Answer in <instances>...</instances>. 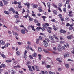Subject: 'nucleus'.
Returning <instances> with one entry per match:
<instances>
[{"instance_id":"09e8293b","label":"nucleus","mask_w":74,"mask_h":74,"mask_svg":"<svg viewBox=\"0 0 74 74\" xmlns=\"http://www.w3.org/2000/svg\"><path fill=\"white\" fill-rule=\"evenodd\" d=\"M29 58H30V59H33V57H32V56L31 55L29 56Z\"/></svg>"},{"instance_id":"774afa93","label":"nucleus","mask_w":74,"mask_h":74,"mask_svg":"<svg viewBox=\"0 0 74 74\" xmlns=\"http://www.w3.org/2000/svg\"><path fill=\"white\" fill-rule=\"evenodd\" d=\"M61 49L64 50L65 49V47L64 46H62Z\"/></svg>"},{"instance_id":"ddd939ff","label":"nucleus","mask_w":74,"mask_h":74,"mask_svg":"<svg viewBox=\"0 0 74 74\" xmlns=\"http://www.w3.org/2000/svg\"><path fill=\"white\" fill-rule=\"evenodd\" d=\"M32 5L33 6V8H37L38 6L37 5H35L34 4H32Z\"/></svg>"},{"instance_id":"a19ab883","label":"nucleus","mask_w":74,"mask_h":74,"mask_svg":"<svg viewBox=\"0 0 74 74\" xmlns=\"http://www.w3.org/2000/svg\"><path fill=\"white\" fill-rule=\"evenodd\" d=\"M69 54H67L64 55V58H66V57H69Z\"/></svg>"},{"instance_id":"7c9ffc66","label":"nucleus","mask_w":74,"mask_h":74,"mask_svg":"<svg viewBox=\"0 0 74 74\" xmlns=\"http://www.w3.org/2000/svg\"><path fill=\"white\" fill-rule=\"evenodd\" d=\"M46 67L47 69H49V68H51V65H47L46 66Z\"/></svg>"},{"instance_id":"2eb2a0df","label":"nucleus","mask_w":74,"mask_h":74,"mask_svg":"<svg viewBox=\"0 0 74 74\" xmlns=\"http://www.w3.org/2000/svg\"><path fill=\"white\" fill-rule=\"evenodd\" d=\"M53 29L55 30V31H56V30H58V28L55 27V25H53Z\"/></svg>"},{"instance_id":"cd10ccee","label":"nucleus","mask_w":74,"mask_h":74,"mask_svg":"<svg viewBox=\"0 0 74 74\" xmlns=\"http://www.w3.org/2000/svg\"><path fill=\"white\" fill-rule=\"evenodd\" d=\"M38 56H39V60H41V55H38Z\"/></svg>"},{"instance_id":"13d9d810","label":"nucleus","mask_w":74,"mask_h":74,"mask_svg":"<svg viewBox=\"0 0 74 74\" xmlns=\"http://www.w3.org/2000/svg\"><path fill=\"white\" fill-rule=\"evenodd\" d=\"M74 26V23H73L72 24H70L69 26L70 27H72V26Z\"/></svg>"},{"instance_id":"052dcab7","label":"nucleus","mask_w":74,"mask_h":74,"mask_svg":"<svg viewBox=\"0 0 74 74\" xmlns=\"http://www.w3.org/2000/svg\"><path fill=\"white\" fill-rule=\"evenodd\" d=\"M58 16H59L60 18H62V14H59L58 15Z\"/></svg>"},{"instance_id":"58836bf2","label":"nucleus","mask_w":74,"mask_h":74,"mask_svg":"<svg viewBox=\"0 0 74 74\" xmlns=\"http://www.w3.org/2000/svg\"><path fill=\"white\" fill-rule=\"evenodd\" d=\"M33 57H36L37 56V53H35L33 54Z\"/></svg>"},{"instance_id":"7ed1b4c3","label":"nucleus","mask_w":74,"mask_h":74,"mask_svg":"<svg viewBox=\"0 0 74 74\" xmlns=\"http://www.w3.org/2000/svg\"><path fill=\"white\" fill-rule=\"evenodd\" d=\"M72 13H73V12L71 11H70L69 12L68 14V16L69 17H73V14H72Z\"/></svg>"},{"instance_id":"2f4dec72","label":"nucleus","mask_w":74,"mask_h":74,"mask_svg":"<svg viewBox=\"0 0 74 74\" xmlns=\"http://www.w3.org/2000/svg\"><path fill=\"white\" fill-rule=\"evenodd\" d=\"M57 49L59 51H62V49L60 47H58L57 48Z\"/></svg>"},{"instance_id":"3c124183","label":"nucleus","mask_w":74,"mask_h":74,"mask_svg":"<svg viewBox=\"0 0 74 74\" xmlns=\"http://www.w3.org/2000/svg\"><path fill=\"white\" fill-rule=\"evenodd\" d=\"M27 44H29V45H30V44H31V42L29 41H27Z\"/></svg>"},{"instance_id":"c03bdc74","label":"nucleus","mask_w":74,"mask_h":74,"mask_svg":"<svg viewBox=\"0 0 74 74\" xmlns=\"http://www.w3.org/2000/svg\"><path fill=\"white\" fill-rule=\"evenodd\" d=\"M1 66H2V67H5V65L4 64H2L1 65Z\"/></svg>"},{"instance_id":"f3484780","label":"nucleus","mask_w":74,"mask_h":74,"mask_svg":"<svg viewBox=\"0 0 74 74\" xmlns=\"http://www.w3.org/2000/svg\"><path fill=\"white\" fill-rule=\"evenodd\" d=\"M5 44V42L3 40H1V45H4Z\"/></svg>"},{"instance_id":"a18cd8bd","label":"nucleus","mask_w":74,"mask_h":74,"mask_svg":"<svg viewBox=\"0 0 74 74\" xmlns=\"http://www.w3.org/2000/svg\"><path fill=\"white\" fill-rule=\"evenodd\" d=\"M53 7H54L55 8H57L58 7V6L57 5H56L55 4H53Z\"/></svg>"},{"instance_id":"37998d69","label":"nucleus","mask_w":74,"mask_h":74,"mask_svg":"<svg viewBox=\"0 0 74 74\" xmlns=\"http://www.w3.org/2000/svg\"><path fill=\"white\" fill-rule=\"evenodd\" d=\"M57 8L59 10V11H60V12H62V11L61 10V8H60L59 7H58Z\"/></svg>"},{"instance_id":"39448f33","label":"nucleus","mask_w":74,"mask_h":74,"mask_svg":"<svg viewBox=\"0 0 74 74\" xmlns=\"http://www.w3.org/2000/svg\"><path fill=\"white\" fill-rule=\"evenodd\" d=\"M47 5L49 9L48 10V12H51V10H50V7H51V4L49 3H47Z\"/></svg>"},{"instance_id":"6ab92c4d","label":"nucleus","mask_w":74,"mask_h":74,"mask_svg":"<svg viewBox=\"0 0 74 74\" xmlns=\"http://www.w3.org/2000/svg\"><path fill=\"white\" fill-rule=\"evenodd\" d=\"M16 54L18 56H20V55L21 54V53H20L19 51H17Z\"/></svg>"},{"instance_id":"9d476101","label":"nucleus","mask_w":74,"mask_h":74,"mask_svg":"<svg viewBox=\"0 0 74 74\" xmlns=\"http://www.w3.org/2000/svg\"><path fill=\"white\" fill-rule=\"evenodd\" d=\"M2 1L3 2L4 5H7V4H8V1H7L6 0H2Z\"/></svg>"},{"instance_id":"c9c22d12","label":"nucleus","mask_w":74,"mask_h":74,"mask_svg":"<svg viewBox=\"0 0 74 74\" xmlns=\"http://www.w3.org/2000/svg\"><path fill=\"white\" fill-rule=\"evenodd\" d=\"M65 66H66V68H67V69H69V65H68V64H66Z\"/></svg>"},{"instance_id":"c756f323","label":"nucleus","mask_w":74,"mask_h":74,"mask_svg":"<svg viewBox=\"0 0 74 74\" xmlns=\"http://www.w3.org/2000/svg\"><path fill=\"white\" fill-rule=\"evenodd\" d=\"M53 13L54 14H55V15H57V11L56 10H54L53 11Z\"/></svg>"},{"instance_id":"a878e982","label":"nucleus","mask_w":74,"mask_h":74,"mask_svg":"<svg viewBox=\"0 0 74 74\" xmlns=\"http://www.w3.org/2000/svg\"><path fill=\"white\" fill-rule=\"evenodd\" d=\"M12 61L11 60H6V62L7 63H10Z\"/></svg>"},{"instance_id":"0e129e2a","label":"nucleus","mask_w":74,"mask_h":74,"mask_svg":"<svg viewBox=\"0 0 74 74\" xmlns=\"http://www.w3.org/2000/svg\"><path fill=\"white\" fill-rule=\"evenodd\" d=\"M70 23H67L66 24V26H67V27H68V26H70Z\"/></svg>"},{"instance_id":"a211bd4d","label":"nucleus","mask_w":74,"mask_h":74,"mask_svg":"<svg viewBox=\"0 0 74 74\" xmlns=\"http://www.w3.org/2000/svg\"><path fill=\"white\" fill-rule=\"evenodd\" d=\"M11 74H15V71L14 70H11Z\"/></svg>"},{"instance_id":"4be33fe9","label":"nucleus","mask_w":74,"mask_h":74,"mask_svg":"<svg viewBox=\"0 0 74 74\" xmlns=\"http://www.w3.org/2000/svg\"><path fill=\"white\" fill-rule=\"evenodd\" d=\"M13 35H15L16 36L18 35L17 33L16 32H13Z\"/></svg>"},{"instance_id":"6e6d98bb","label":"nucleus","mask_w":74,"mask_h":74,"mask_svg":"<svg viewBox=\"0 0 74 74\" xmlns=\"http://www.w3.org/2000/svg\"><path fill=\"white\" fill-rule=\"evenodd\" d=\"M27 14H29V13H30V11L29 10V9H27Z\"/></svg>"},{"instance_id":"b1692460","label":"nucleus","mask_w":74,"mask_h":74,"mask_svg":"<svg viewBox=\"0 0 74 74\" xmlns=\"http://www.w3.org/2000/svg\"><path fill=\"white\" fill-rule=\"evenodd\" d=\"M72 36V35H71L70 36H68L67 37V38H68V40H71V37Z\"/></svg>"},{"instance_id":"de8ad7c7","label":"nucleus","mask_w":74,"mask_h":74,"mask_svg":"<svg viewBox=\"0 0 74 74\" xmlns=\"http://www.w3.org/2000/svg\"><path fill=\"white\" fill-rule=\"evenodd\" d=\"M53 53L54 54H55V55H58V53L57 52H55V51H53Z\"/></svg>"},{"instance_id":"e2e57ef3","label":"nucleus","mask_w":74,"mask_h":74,"mask_svg":"<svg viewBox=\"0 0 74 74\" xmlns=\"http://www.w3.org/2000/svg\"><path fill=\"white\" fill-rule=\"evenodd\" d=\"M36 25L38 26H41V24H40V23H38Z\"/></svg>"},{"instance_id":"e433bc0d","label":"nucleus","mask_w":74,"mask_h":74,"mask_svg":"<svg viewBox=\"0 0 74 74\" xmlns=\"http://www.w3.org/2000/svg\"><path fill=\"white\" fill-rule=\"evenodd\" d=\"M43 51L44 52H45L46 53H49V52L48 51H47L45 50V49H44Z\"/></svg>"},{"instance_id":"f8f14e48","label":"nucleus","mask_w":74,"mask_h":74,"mask_svg":"<svg viewBox=\"0 0 74 74\" xmlns=\"http://www.w3.org/2000/svg\"><path fill=\"white\" fill-rule=\"evenodd\" d=\"M61 58H57L56 60H57V61H59V62H60V63H61L62 62V61L61 60Z\"/></svg>"},{"instance_id":"423d86ee","label":"nucleus","mask_w":74,"mask_h":74,"mask_svg":"<svg viewBox=\"0 0 74 74\" xmlns=\"http://www.w3.org/2000/svg\"><path fill=\"white\" fill-rule=\"evenodd\" d=\"M39 40H42V37H41V36H39V39H36V43H37V44H38L39 43Z\"/></svg>"},{"instance_id":"1a4fd4ad","label":"nucleus","mask_w":74,"mask_h":74,"mask_svg":"<svg viewBox=\"0 0 74 74\" xmlns=\"http://www.w3.org/2000/svg\"><path fill=\"white\" fill-rule=\"evenodd\" d=\"M24 4L25 5V6H26V5H27V8H28V9H29V8H30V4L29 3H24Z\"/></svg>"},{"instance_id":"20e7f679","label":"nucleus","mask_w":74,"mask_h":74,"mask_svg":"<svg viewBox=\"0 0 74 74\" xmlns=\"http://www.w3.org/2000/svg\"><path fill=\"white\" fill-rule=\"evenodd\" d=\"M43 42H44V45L45 47H47V46H48V43L47 42L45 41V40H43Z\"/></svg>"},{"instance_id":"864d4df0","label":"nucleus","mask_w":74,"mask_h":74,"mask_svg":"<svg viewBox=\"0 0 74 74\" xmlns=\"http://www.w3.org/2000/svg\"><path fill=\"white\" fill-rule=\"evenodd\" d=\"M49 73L50 74H55V73L51 71L49 72Z\"/></svg>"},{"instance_id":"8fccbe9b","label":"nucleus","mask_w":74,"mask_h":74,"mask_svg":"<svg viewBox=\"0 0 74 74\" xmlns=\"http://www.w3.org/2000/svg\"><path fill=\"white\" fill-rule=\"evenodd\" d=\"M16 23H18L19 22H20V21L19 20H17V19H16Z\"/></svg>"},{"instance_id":"473e14b6","label":"nucleus","mask_w":74,"mask_h":74,"mask_svg":"<svg viewBox=\"0 0 74 74\" xmlns=\"http://www.w3.org/2000/svg\"><path fill=\"white\" fill-rule=\"evenodd\" d=\"M28 18H29V21H33V18H31L30 17V16H29L28 17Z\"/></svg>"},{"instance_id":"49530a36","label":"nucleus","mask_w":74,"mask_h":74,"mask_svg":"<svg viewBox=\"0 0 74 74\" xmlns=\"http://www.w3.org/2000/svg\"><path fill=\"white\" fill-rule=\"evenodd\" d=\"M70 3V1H69V0H67L66 2V4H69Z\"/></svg>"},{"instance_id":"9b49d317","label":"nucleus","mask_w":74,"mask_h":74,"mask_svg":"<svg viewBox=\"0 0 74 74\" xmlns=\"http://www.w3.org/2000/svg\"><path fill=\"white\" fill-rule=\"evenodd\" d=\"M18 8H22V7L21 5V2H18Z\"/></svg>"},{"instance_id":"5701e85b","label":"nucleus","mask_w":74,"mask_h":74,"mask_svg":"<svg viewBox=\"0 0 74 74\" xmlns=\"http://www.w3.org/2000/svg\"><path fill=\"white\" fill-rule=\"evenodd\" d=\"M41 17L42 19H43V21H45V19H46L47 17L44 16H42Z\"/></svg>"},{"instance_id":"dca6fc26","label":"nucleus","mask_w":74,"mask_h":74,"mask_svg":"<svg viewBox=\"0 0 74 74\" xmlns=\"http://www.w3.org/2000/svg\"><path fill=\"white\" fill-rule=\"evenodd\" d=\"M21 33L23 34H25L26 33V31L24 29H22L21 31Z\"/></svg>"},{"instance_id":"6e6552de","label":"nucleus","mask_w":74,"mask_h":74,"mask_svg":"<svg viewBox=\"0 0 74 74\" xmlns=\"http://www.w3.org/2000/svg\"><path fill=\"white\" fill-rule=\"evenodd\" d=\"M10 45V44L7 43L4 46L2 47V49H4V48H7V47H8V46Z\"/></svg>"},{"instance_id":"ea45409f","label":"nucleus","mask_w":74,"mask_h":74,"mask_svg":"<svg viewBox=\"0 0 74 74\" xmlns=\"http://www.w3.org/2000/svg\"><path fill=\"white\" fill-rule=\"evenodd\" d=\"M58 6H59L60 7H61L62 6V3H59L58 4Z\"/></svg>"},{"instance_id":"72a5a7b5","label":"nucleus","mask_w":74,"mask_h":74,"mask_svg":"<svg viewBox=\"0 0 74 74\" xmlns=\"http://www.w3.org/2000/svg\"><path fill=\"white\" fill-rule=\"evenodd\" d=\"M4 13L6 14H7V15H9V12L8 11H5L4 12Z\"/></svg>"},{"instance_id":"f704fd0d","label":"nucleus","mask_w":74,"mask_h":74,"mask_svg":"<svg viewBox=\"0 0 74 74\" xmlns=\"http://www.w3.org/2000/svg\"><path fill=\"white\" fill-rule=\"evenodd\" d=\"M14 17L15 18L18 19V18H19V16L18 15H15L14 16Z\"/></svg>"},{"instance_id":"79ce46f5","label":"nucleus","mask_w":74,"mask_h":74,"mask_svg":"<svg viewBox=\"0 0 74 74\" xmlns=\"http://www.w3.org/2000/svg\"><path fill=\"white\" fill-rule=\"evenodd\" d=\"M73 29V28L72 27H70L69 28V30H71Z\"/></svg>"},{"instance_id":"bf43d9fd","label":"nucleus","mask_w":74,"mask_h":74,"mask_svg":"<svg viewBox=\"0 0 74 74\" xmlns=\"http://www.w3.org/2000/svg\"><path fill=\"white\" fill-rule=\"evenodd\" d=\"M25 12V9H24V8H23V11L22 12V14H23V13H24V12Z\"/></svg>"},{"instance_id":"412c9836","label":"nucleus","mask_w":74,"mask_h":74,"mask_svg":"<svg viewBox=\"0 0 74 74\" xmlns=\"http://www.w3.org/2000/svg\"><path fill=\"white\" fill-rule=\"evenodd\" d=\"M9 11L10 12L11 11H14V8H12V7H11L9 10Z\"/></svg>"},{"instance_id":"f03ea898","label":"nucleus","mask_w":74,"mask_h":74,"mask_svg":"<svg viewBox=\"0 0 74 74\" xmlns=\"http://www.w3.org/2000/svg\"><path fill=\"white\" fill-rule=\"evenodd\" d=\"M42 26L44 27L47 29L48 28V26H49V25L48 23H46L45 24H43Z\"/></svg>"},{"instance_id":"c85d7f7f","label":"nucleus","mask_w":74,"mask_h":74,"mask_svg":"<svg viewBox=\"0 0 74 74\" xmlns=\"http://www.w3.org/2000/svg\"><path fill=\"white\" fill-rule=\"evenodd\" d=\"M38 51H39V52H41V47H38Z\"/></svg>"},{"instance_id":"5fc2aeb1","label":"nucleus","mask_w":74,"mask_h":74,"mask_svg":"<svg viewBox=\"0 0 74 74\" xmlns=\"http://www.w3.org/2000/svg\"><path fill=\"white\" fill-rule=\"evenodd\" d=\"M53 49L54 51H56V50H57V49H56V47H53Z\"/></svg>"},{"instance_id":"69168bd1","label":"nucleus","mask_w":74,"mask_h":74,"mask_svg":"<svg viewBox=\"0 0 74 74\" xmlns=\"http://www.w3.org/2000/svg\"><path fill=\"white\" fill-rule=\"evenodd\" d=\"M51 21H52V22H56V20L53 19L52 20H51Z\"/></svg>"},{"instance_id":"680f3d73","label":"nucleus","mask_w":74,"mask_h":74,"mask_svg":"<svg viewBox=\"0 0 74 74\" xmlns=\"http://www.w3.org/2000/svg\"><path fill=\"white\" fill-rule=\"evenodd\" d=\"M60 43L61 44H64V43H65V42L63 41H60Z\"/></svg>"},{"instance_id":"0eeeda50","label":"nucleus","mask_w":74,"mask_h":74,"mask_svg":"<svg viewBox=\"0 0 74 74\" xmlns=\"http://www.w3.org/2000/svg\"><path fill=\"white\" fill-rule=\"evenodd\" d=\"M59 32L60 33H62L63 34H64L65 33H67L66 31L62 29L60 30Z\"/></svg>"},{"instance_id":"338daca9","label":"nucleus","mask_w":74,"mask_h":74,"mask_svg":"<svg viewBox=\"0 0 74 74\" xmlns=\"http://www.w3.org/2000/svg\"><path fill=\"white\" fill-rule=\"evenodd\" d=\"M24 58L25 59H26V58H27V55H24Z\"/></svg>"},{"instance_id":"4d7b16f0","label":"nucleus","mask_w":74,"mask_h":74,"mask_svg":"<svg viewBox=\"0 0 74 74\" xmlns=\"http://www.w3.org/2000/svg\"><path fill=\"white\" fill-rule=\"evenodd\" d=\"M27 50H25L24 55H26V53H27Z\"/></svg>"},{"instance_id":"f257e3e1","label":"nucleus","mask_w":74,"mask_h":74,"mask_svg":"<svg viewBox=\"0 0 74 74\" xmlns=\"http://www.w3.org/2000/svg\"><path fill=\"white\" fill-rule=\"evenodd\" d=\"M36 29V30H37L38 31H40V30H42L43 31H44L45 29L44 27L41 28V27H37Z\"/></svg>"},{"instance_id":"603ef678","label":"nucleus","mask_w":74,"mask_h":74,"mask_svg":"<svg viewBox=\"0 0 74 74\" xmlns=\"http://www.w3.org/2000/svg\"><path fill=\"white\" fill-rule=\"evenodd\" d=\"M69 18H65V21H66V22H68L69 21Z\"/></svg>"},{"instance_id":"393cba45","label":"nucleus","mask_w":74,"mask_h":74,"mask_svg":"<svg viewBox=\"0 0 74 74\" xmlns=\"http://www.w3.org/2000/svg\"><path fill=\"white\" fill-rule=\"evenodd\" d=\"M0 5L1 7H3V6H4L3 3V2H2V1H0Z\"/></svg>"},{"instance_id":"4468645a","label":"nucleus","mask_w":74,"mask_h":74,"mask_svg":"<svg viewBox=\"0 0 74 74\" xmlns=\"http://www.w3.org/2000/svg\"><path fill=\"white\" fill-rule=\"evenodd\" d=\"M0 55H1V56L3 58H6V56L3 54H1V52H0Z\"/></svg>"},{"instance_id":"aec40b11","label":"nucleus","mask_w":74,"mask_h":74,"mask_svg":"<svg viewBox=\"0 0 74 74\" xmlns=\"http://www.w3.org/2000/svg\"><path fill=\"white\" fill-rule=\"evenodd\" d=\"M49 38L51 40H53V37L52 36H49Z\"/></svg>"},{"instance_id":"4c0bfd02","label":"nucleus","mask_w":74,"mask_h":74,"mask_svg":"<svg viewBox=\"0 0 74 74\" xmlns=\"http://www.w3.org/2000/svg\"><path fill=\"white\" fill-rule=\"evenodd\" d=\"M63 11L64 12H65V13H66V8H64L63 9Z\"/></svg>"},{"instance_id":"bb28decb","label":"nucleus","mask_w":74,"mask_h":74,"mask_svg":"<svg viewBox=\"0 0 74 74\" xmlns=\"http://www.w3.org/2000/svg\"><path fill=\"white\" fill-rule=\"evenodd\" d=\"M34 21L35 23H38V20H36V19H34Z\"/></svg>"}]
</instances>
